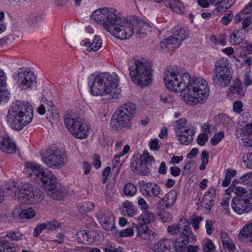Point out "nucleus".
<instances>
[{"mask_svg": "<svg viewBox=\"0 0 252 252\" xmlns=\"http://www.w3.org/2000/svg\"><path fill=\"white\" fill-rule=\"evenodd\" d=\"M0 150L7 154L15 153L16 151L15 142L7 134L0 135Z\"/></svg>", "mask_w": 252, "mask_h": 252, "instance_id": "obj_18", "label": "nucleus"}, {"mask_svg": "<svg viewBox=\"0 0 252 252\" xmlns=\"http://www.w3.org/2000/svg\"><path fill=\"white\" fill-rule=\"evenodd\" d=\"M33 111L27 101L17 100L12 103L7 115V122L13 129L20 130L32 120Z\"/></svg>", "mask_w": 252, "mask_h": 252, "instance_id": "obj_3", "label": "nucleus"}, {"mask_svg": "<svg viewBox=\"0 0 252 252\" xmlns=\"http://www.w3.org/2000/svg\"><path fill=\"white\" fill-rule=\"evenodd\" d=\"M138 235L144 240H152L156 238L157 234L151 230L146 224H141L136 227Z\"/></svg>", "mask_w": 252, "mask_h": 252, "instance_id": "obj_24", "label": "nucleus"}, {"mask_svg": "<svg viewBox=\"0 0 252 252\" xmlns=\"http://www.w3.org/2000/svg\"><path fill=\"white\" fill-rule=\"evenodd\" d=\"M119 81V76L116 73H100L95 76L93 84L91 85V93L96 96L111 94L115 97L121 92V90L117 87Z\"/></svg>", "mask_w": 252, "mask_h": 252, "instance_id": "obj_4", "label": "nucleus"}, {"mask_svg": "<svg viewBox=\"0 0 252 252\" xmlns=\"http://www.w3.org/2000/svg\"><path fill=\"white\" fill-rule=\"evenodd\" d=\"M33 186L27 182L16 183L12 182L8 184L6 190L8 193L14 199L19 201L25 200L28 201L32 200Z\"/></svg>", "mask_w": 252, "mask_h": 252, "instance_id": "obj_7", "label": "nucleus"}, {"mask_svg": "<svg viewBox=\"0 0 252 252\" xmlns=\"http://www.w3.org/2000/svg\"><path fill=\"white\" fill-rule=\"evenodd\" d=\"M224 137V132L221 131L217 133L211 139L210 142L213 146L216 145Z\"/></svg>", "mask_w": 252, "mask_h": 252, "instance_id": "obj_55", "label": "nucleus"}, {"mask_svg": "<svg viewBox=\"0 0 252 252\" xmlns=\"http://www.w3.org/2000/svg\"><path fill=\"white\" fill-rule=\"evenodd\" d=\"M214 120L218 122V124H222L227 128L232 126V122L230 118L226 115L221 114L216 116Z\"/></svg>", "mask_w": 252, "mask_h": 252, "instance_id": "obj_42", "label": "nucleus"}, {"mask_svg": "<svg viewBox=\"0 0 252 252\" xmlns=\"http://www.w3.org/2000/svg\"><path fill=\"white\" fill-rule=\"evenodd\" d=\"M196 132V129L193 127L191 128H185V130H181L178 133L179 139L182 144H189L192 140V136Z\"/></svg>", "mask_w": 252, "mask_h": 252, "instance_id": "obj_26", "label": "nucleus"}, {"mask_svg": "<svg viewBox=\"0 0 252 252\" xmlns=\"http://www.w3.org/2000/svg\"><path fill=\"white\" fill-rule=\"evenodd\" d=\"M208 135L205 133L200 134L197 137V142L200 146H203L205 145V142L208 140Z\"/></svg>", "mask_w": 252, "mask_h": 252, "instance_id": "obj_61", "label": "nucleus"}, {"mask_svg": "<svg viewBox=\"0 0 252 252\" xmlns=\"http://www.w3.org/2000/svg\"><path fill=\"white\" fill-rule=\"evenodd\" d=\"M239 237L243 240L247 238L252 242V223L245 225L239 233Z\"/></svg>", "mask_w": 252, "mask_h": 252, "instance_id": "obj_37", "label": "nucleus"}, {"mask_svg": "<svg viewBox=\"0 0 252 252\" xmlns=\"http://www.w3.org/2000/svg\"><path fill=\"white\" fill-rule=\"evenodd\" d=\"M187 124V121L185 118H181L179 120L176 121L175 125L174 126V129L176 131V133H179L181 130H185V128H189L187 126H185Z\"/></svg>", "mask_w": 252, "mask_h": 252, "instance_id": "obj_52", "label": "nucleus"}, {"mask_svg": "<svg viewBox=\"0 0 252 252\" xmlns=\"http://www.w3.org/2000/svg\"><path fill=\"white\" fill-rule=\"evenodd\" d=\"M25 172L29 178L37 183L46 170L41 168L40 166L36 163L28 162L25 165Z\"/></svg>", "mask_w": 252, "mask_h": 252, "instance_id": "obj_16", "label": "nucleus"}, {"mask_svg": "<svg viewBox=\"0 0 252 252\" xmlns=\"http://www.w3.org/2000/svg\"><path fill=\"white\" fill-rule=\"evenodd\" d=\"M46 193L54 199L61 200L66 196L67 192L64 188L55 187L47 191Z\"/></svg>", "mask_w": 252, "mask_h": 252, "instance_id": "obj_35", "label": "nucleus"}, {"mask_svg": "<svg viewBox=\"0 0 252 252\" xmlns=\"http://www.w3.org/2000/svg\"><path fill=\"white\" fill-rule=\"evenodd\" d=\"M213 81L215 86L221 88L227 86L232 78L233 70L229 60L224 58L218 60L213 71Z\"/></svg>", "mask_w": 252, "mask_h": 252, "instance_id": "obj_6", "label": "nucleus"}, {"mask_svg": "<svg viewBox=\"0 0 252 252\" xmlns=\"http://www.w3.org/2000/svg\"><path fill=\"white\" fill-rule=\"evenodd\" d=\"M243 40V33L242 30H236L233 31L230 36L229 41L232 45H238L241 43Z\"/></svg>", "mask_w": 252, "mask_h": 252, "instance_id": "obj_39", "label": "nucleus"}, {"mask_svg": "<svg viewBox=\"0 0 252 252\" xmlns=\"http://www.w3.org/2000/svg\"><path fill=\"white\" fill-rule=\"evenodd\" d=\"M0 252H16L13 245L8 240L0 241Z\"/></svg>", "mask_w": 252, "mask_h": 252, "instance_id": "obj_43", "label": "nucleus"}, {"mask_svg": "<svg viewBox=\"0 0 252 252\" xmlns=\"http://www.w3.org/2000/svg\"><path fill=\"white\" fill-rule=\"evenodd\" d=\"M35 215V211L32 208H28L27 209L22 210L19 214V217L23 220L25 219H31Z\"/></svg>", "mask_w": 252, "mask_h": 252, "instance_id": "obj_47", "label": "nucleus"}, {"mask_svg": "<svg viewBox=\"0 0 252 252\" xmlns=\"http://www.w3.org/2000/svg\"><path fill=\"white\" fill-rule=\"evenodd\" d=\"M44 224L45 226V229H47L48 231H54L61 227L60 223L56 220L48 221L46 223H44Z\"/></svg>", "mask_w": 252, "mask_h": 252, "instance_id": "obj_53", "label": "nucleus"}, {"mask_svg": "<svg viewBox=\"0 0 252 252\" xmlns=\"http://www.w3.org/2000/svg\"><path fill=\"white\" fill-rule=\"evenodd\" d=\"M82 119L78 118H73L72 116L67 115H65L64 119V122L66 127L68 129L69 132L71 131H73V129L76 125L78 124Z\"/></svg>", "mask_w": 252, "mask_h": 252, "instance_id": "obj_38", "label": "nucleus"}, {"mask_svg": "<svg viewBox=\"0 0 252 252\" xmlns=\"http://www.w3.org/2000/svg\"><path fill=\"white\" fill-rule=\"evenodd\" d=\"M6 76L4 72L0 69V103L4 104L9 99V93L5 90Z\"/></svg>", "mask_w": 252, "mask_h": 252, "instance_id": "obj_25", "label": "nucleus"}, {"mask_svg": "<svg viewBox=\"0 0 252 252\" xmlns=\"http://www.w3.org/2000/svg\"><path fill=\"white\" fill-rule=\"evenodd\" d=\"M173 244L170 239H163L158 241L154 247L155 252H167L169 251Z\"/></svg>", "mask_w": 252, "mask_h": 252, "instance_id": "obj_30", "label": "nucleus"}, {"mask_svg": "<svg viewBox=\"0 0 252 252\" xmlns=\"http://www.w3.org/2000/svg\"><path fill=\"white\" fill-rule=\"evenodd\" d=\"M159 142V140L158 138L151 139L149 143L150 149L155 151H158L160 147Z\"/></svg>", "mask_w": 252, "mask_h": 252, "instance_id": "obj_59", "label": "nucleus"}, {"mask_svg": "<svg viewBox=\"0 0 252 252\" xmlns=\"http://www.w3.org/2000/svg\"><path fill=\"white\" fill-rule=\"evenodd\" d=\"M136 110V106L135 104L129 102L122 105L117 111L123 113V114H125V115H126V116H128L133 119L135 114Z\"/></svg>", "mask_w": 252, "mask_h": 252, "instance_id": "obj_33", "label": "nucleus"}, {"mask_svg": "<svg viewBox=\"0 0 252 252\" xmlns=\"http://www.w3.org/2000/svg\"><path fill=\"white\" fill-rule=\"evenodd\" d=\"M17 84L22 87V89L34 86L36 84V76L30 68L21 67L15 73Z\"/></svg>", "mask_w": 252, "mask_h": 252, "instance_id": "obj_9", "label": "nucleus"}, {"mask_svg": "<svg viewBox=\"0 0 252 252\" xmlns=\"http://www.w3.org/2000/svg\"><path fill=\"white\" fill-rule=\"evenodd\" d=\"M243 162L245 166L250 169L252 168V153L244 155L243 157Z\"/></svg>", "mask_w": 252, "mask_h": 252, "instance_id": "obj_56", "label": "nucleus"}, {"mask_svg": "<svg viewBox=\"0 0 252 252\" xmlns=\"http://www.w3.org/2000/svg\"><path fill=\"white\" fill-rule=\"evenodd\" d=\"M97 218L103 229L107 231H112L115 228L114 216L109 211L98 212Z\"/></svg>", "mask_w": 252, "mask_h": 252, "instance_id": "obj_12", "label": "nucleus"}, {"mask_svg": "<svg viewBox=\"0 0 252 252\" xmlns=\"http://www.w3.org/2000/svg\"><path fill=\"white\" fill-rule=\"evenodd\" d=\"M119 210L122 215L130 217H132L137 214L136 208L131 202L127 200L122 203Z\"/></svg>", "mask_w": 252, "mask_h": 252, "instance_id": "obj_31", "label": "nucleus"}, {"mask_svg": "<svg viewBox=\"0 0 252 252\" xmlns=\"http://www.w3.org/2000/svg\"><path fill=\"white\" fill-rule=\"evenodd\" d=\"M246 92V89L243 87L242 83L237 82L229 87L228 95L231 97L239 98L244 96Z\"/></svg>", "mask_w": 252, "mask_h": 252, "instance_id": "obj_28", "label": "nucleus"}, {"mask_svg": "<svg viewBox=\"0 0 252 252\" xmlns=\"http://www.w3.org/2000/svg\"><path fill=\"white\" fill-rule=\"evenodd\" d=\"M231 206L233 210L239 214L246 213L252 210V193L251 196H243V198L232 199Z\"/></svg>", "mask_w": 252, "mask_h": 252, "instance_id": "obj_11", "label": "nucleus"}, {"mask_svg": "<svg viewBox=\"0 0 252 252\" xmlns=\"http://www.w3.org/2000/svg\"><path fill=\"white\" fill-rule=\"evenodd\" d=\"M216 198V190L214 188H210L204 194L201 202V206L208 211L214 204Z\"/></svg>", "mask_w": 252, "mask_h": 252, "instance_id": "obj_22", "label": "nucleus"}, {"mask_svg": "<svg viewBox=\"0 0 252 252\" xmlns=\"http://www.w3.org/2000/svg\"><path fill=\"white\" fill-rule=\"evenodd\" d=\"M215 249V245L210 240H207L205 243L203 250L204 252H211Z\"/></svg>", "mask_w": 252, "mask_h": 252, "instance_id": "obj_60", "label": "nucleus"}, {"mask_svg": "<svg viewBox=\"0 0 252 252\" xmlns=\"http://www.w3.org/2000/svg\"><path fill=\"white\" fill-rule=\"evenodd\" d=\"M236 175V171L235 170L228 169L226 170L225 173V177L223 180L222 185L223 187H227L231 180L232 178Z\"/></svg>", "mask_w": 252, "mask_h": 252, "instance_id": "obj_45", "label": "nucleus"}, {"mask_svg": "<svg viewBox=\"0 0 252 252\" xmlns=\"http://www.w3.org/2000/svg\"><path fill=\"white\" fill-rule=\"evenodd\" d=\"M211 5H215L217 7L215 10L217 12H223L226 11L231 6L234 1L232 0H208Z\"/></svg>", "mask_w": 252, "mask_h": 252, "instance_id": "obj_27", "label": "nucleus"}, {"mask_svg": "<svg viewBox=\"0 0 252 252\" xmlns=\"http://www.w3.org/2000/svg\"><path fill=\"white\" fill-rule=\"evenodd\" d=\"M136 191V188L133 184L127 183L124 186V192L126 196H133Z\"/></svg>", "mask_w": 252, "mask_h": 252, "instance_id": "obj_49", "label": "nucleus"}, {"mask_svg": "<svg viewBox=\"0 0 252 252\" xmlns=\"http://www.w3.org/2000/svg\"><path fill=\"white\" fill-rule=\"evenodd\" d=\"M139 219L144 222V224L146 223H151L155 220V218L154 214L148 210L144 211L140 216Z\"/></svg>", "mask_w": 252, "mask_h": 252, "instance_id": "obj_46", "label": "nucleus"}, {"mask_svg": "<svg viewBox=\"0 0 252 252\" xmlns=\"http://www.w3.org/2000/svg\"><path fill=\"white\" fill-rule=\"evenodd\" d=\"M202 220L203 218L201 216H197L191 219L190 223L194 230H196L199 228V223Z\"/></svg>", "mask_w": 252, "mask_h": 252, "instance_id": "obj_64", "label": "nucleus"}, {"mask_svg": "<svg viewBox=\"0 0 252 252\" xmlns=\"http://www.w3.org/2000/svg\"><path fill=\"white\" fill-rule=\"evenodd\" d=\"M167 231L172 235L186 234L191 232L189 221L185 219H181L177 224H173L167 227Z\"/></svg>", "mask_w": 252, "mask_h": 252, "instance_id": "obj_13", "label": "nucleus"}, {"mask_svg": "<svg viewBox=\"0 0 252 252\" xmlns=\"http://www.w3.org/2000/svg\"><path fill=\"white\" fill-rule=\"evenodd\" d=\"M163 80L169 90L183 93V99L189 105L203 103L208 97L210 89L204 79L190 78L189 73H182L176 67L166 68L164 72Z\"/></svg>", "mask_w": 252, "mask_h": 252, "instance_id": "obj_2", "label": "nucleus"}, {"mask_svg": "<svg viewBox=\"0 0 252 252\" xmlns=\"http://www.w3.org/2000/svg\"><path fill=\"white\" fill-rule=\"evenodd\" d=\"M226 193L232 195L233 198H243V196H249L251 195L248 192L247 190L243 187L237 186L232 184L226 190Z\"/></svg>", "mask_w": 252, "mask_h": 252, "instance_id": "obj_23", "label": "nucleus"}, {"mask_svg": "<svg viewBox=\"0 0 252 252\" xmlns=\"http://www.w3.org/2000/svg\"><path fill=\"white\" fill-rule=\"evenodd\" d=\"M47 118L49 121H58L59 118V115L56 107H52L51 109L47 110Z\"/></svg>", "mask_w": 252, "mask_h": 252, "instance_id": "obj_51", "label": "nucleus"}, {"mask_svg": "<svg viewBox=\"0 0 252 252\" xmlns=\"http://www.w3.org/2000/svg\"><path fill=\"white\" fill-rule=\"evenodd\" d=\"M192 232L179 236L174 243V250L176 252H185L189 239L192 236Z\"/></svg>", "mask_w": 252, "mask_h": 252, "instance_id": "obj_19", "label": "nucleus"}, {"mask_svg": "<svg viewBox=\"0 0 252 252\" xmlns=\"http://www.w3.org/2000/svg\"><path fill=\"white\" fill-rule=\"evenodd\" d=\"M94 207V204L90 202L83 203L79 207V211L81 213L91 211Z\"/></svg>", "mask_w": 252, "mask_h": 252, "instance_id": "obj_54", "label": "nucleus"}, {"mask_svg": "<svg viewBox=\"0 0 252 252\" xmlns=\"http://www.w3.org/2000/svg\"><path fill=\"white\" fill-rule=\"evenodd\" d=\"M37 184L40 185L46 192L56 187V178L51 171L46 169L37 182Z\"/></svg>", "mask_w": 252, "mask_h": 252, "instance_id": "obj_15", "label": "nucleus"}, {"mask_svg": "<svg viewBox=\"0 0 252 252\" xmlns=\"http://www.w3.org/2000/svg\"><path fill=\"white\" fill-rule=\"evenodd\" d=\"M177 192L174 189L171 190L168 192L161 199L159 202L160 203H165L164 208L167 209L172 206L175 202L177 196Z\"/></svg>", "mask_w": 252, "mask_h": 252, "instance_id": "obj_32", "label": "nucleus"}, {"mask_svg": "<svg viewBox=\"0 0 252 252\" xmlns=\"http://www.w3.org/2000/svg\"><path fill=\"white\" fill-rule=\"evenodd\" d=\"M252 13V0L246 6L245 8L237 14L234 18L236 23L240 22L245 18V15H250Z\"/></svg>", "mask_w": 252, "mask_h": 252, "instance_id": "obj_40", "label": "nucleus"}, {"mask_svg": "<svg viewBox=\"0 0 252 252\" xmlns=\"http://www.w3.org/2000/svg\"><path fill=\"white\" fill-rule=\"evenodd\" d=\"M119 236L120 237H127L132 236L134 234V230L132 228H127L118 232Z\"/></svg>", "mask_w": 252, "mask_h": 252, "instance_id": "obj_57", "label": "nucleus"}, {"mask_svg": "<svg viewBox=\"0 0 252 252\" xmlns=\"http://www.w3.org/2000/svg\"><path fill=\"white\" fill-rule=\"evenodd\" d=\"M33 195L32 200H30V203H34L36 201H40L44 198V193L42 191L37 188H34L33 189Z\"/></svg>", "mask_w": 252, "mask_h": 252, "instance_id": "obj_50", "label": "nucleus"}, {"mask_svg": "<svg viewBox=\"0 0 252 252\" xmlns=\"http://www.w3.org/2000/svg\"><path fill=\"white\" fill-rule=\"evenodd\" d=\"M220 235L224 247L229 250H232L234 248V245L232 243V240L229 237L227 233L221 231L220 232Z\"/></svg>", "mask_w": 252, "mask_h": 252, "instance_id": "obj_44", "label": "nucleus"}, {"mask_svg": "<svg viewBox=\"0 0 252 252\" xmlns=\"http://www.w3.org/2000/svg\"><path fill=\"white\" fill-rule=\"evenodd\" d=\"M240 182L247 187H252V172L245 174L240 178ZM252 193V189H250Z\"/></svg>", "mask_w": 252, "mask_h": 252, "instance_id": "obj_48", "label": "nucleus"}, {"mask_svg": "<svg viewBox=\"0 0 252 252\" xmlns=\"http://www.w3.org/2000/svg\"><path fill=\"white\" fill-rule=\"evenodd\" d=\"M44 17V15L41 13H32L28 16L27 21L30 25L37 27L41 23Z\"/></svg>", "mask_w": 252, "mask_h": 252, "instance_id": "obj_36", "label": "nucleus"}, {"mask_svg": "<svg viewBox=\"0 0 252 252\" xmlns=\"http://www.w3.org/2000/svg\"><path fill=\"white\" fill-rule=\"evenodd\" d=\"M233 17V14L232 11H229V13L225 14L224 16L221 18L222 23L224 25H228L231 21Z\"/></svg>", "mask_w": 252, "mask_h": 252, "instance_id": "obj_63", "label": "nucleus"}, {"mask_svg": "<svg viewBox=\"0 0 252 252\" xmlns=\"http://www.w3.org/2000/svg\"><path fill=\"white\" fill-rule=\"evenodd\" d=\"M175 45L178 47L181 45V41L178 38H177L173 34L165 39L164 40L160 42V46L161 48L168 47L169 45Z\"/></svg>", "mask_w": 252, "mask_h": 252, "instance_id": "obj_41", "label": "nucleus"}, {"mask_svg": "<svg viewBox=\"0 0 252 252\" xmlns=\"http://www.w3.org/2000/svg\"><path fill=\"white\" fill-rule=\"evenodd\" d=\"M141 191L145 196L158 197L161 193V188L157 184L152 182L143 184Z\"/></svg>", "mask_w": 252, "mask_h": 252, "instance_id": "obj_17", "label": "nucleus"}, {"mask_svg": "<svg viewBox=\"0 0 252 252\" xmlns=\"http://www.w3.org/2000/svg\"><path fill=\"white\" fill-rule=\"evenodd\" d=\"M78 125H76L73 130L70 133L76 138L83 139L86 138L88 136L89 127L87 125L81 120Z\"/></svg>", "mask_w": 252, "mask_h": 252, "instance_id": "obj_20", "label": "nucleus"}, {"mask_svg": "<svg viewBox=\"0 0 252 252\" xmlns=\"http://www.w3.org/2000/svg\"><path fill=\"white\" fill-rule=\"evenodd\" d=\"M43 161L48 167L59 169L67 162V158L65 154L59 149H49L41 155Z\"/></svg>", "mask_w": 252, "mask_h": 252, "instance_id": "obj_8", "label": "nucleus"}, {"mask_svg": "<svg viewBox=\"0 0 252 252\" xmlns=\"http://www.w3.org/2000/svg\"><path fill=\"white\" fill-rule=\"evenodd\" d=\"M129 74L132 81L142 87L152 82V69L150 64L144 59L137 60L134 58L128 67Z\"/></svg>", "mask_w": 252, "mask_h": 252, "instance_id": "obj_5", "label": "nucleus"}, {"mask_svg": "<svg viewBox=\"0 0 252 252\" xmlns=\"http://www.w3.org/2000/svg\"><path fill=\"white\" fill-rule=\"evenodd\" d=\"M81 45L88 52H95L102 46V41L100 36H95L92 42L85 39L81 41Z\"/></svg>", "mask_w": 252, "mask_h": 252, "instance_id": "obj_21", "label": "nucleus"}, {"mask_svg": "<svg viewBox=\"0 0 252 252\" xmlns=\"http://www.w3.org/2000/svg\"><path fill=\"white\" fill-rule=\"evenodd\" d=\"M164 5L172 11L178 14L183 12L184 7L182 2L178 0H162Z\"/></svg>", "mask_w": 252, "mask_h": 252, "instance_id": "obj_29", "label": "nucleus"}, {"mask_svg": "<svg viewBox=\"0 0 252 252\" xmlns=\"http://www.w3.org/2000/svg\"><path fill=\"white\" fill-rule=\"evenodd\" d=\"M171 32L181 42L189 37V32L185 27H182L179 26L175 27L172 28Z\"/></svg>", "mask_w": 252, "mask_h": 252, "instance_id": "obj_34", "label": "nucleus"}, {"mask_svg": "<svg viewBox=\"0 0 252 252\" xmlns=\"http://www.w3.org/2000/svg\"><path fill=\"white\" fill-rule=\"evenodd\" d=\"M160 98L161 100L165 103L172 104L174 101L173 97L171 95L167 94H161Z\"/></svg>", "mask_w": 252, "mask_h": 252, "instance_id": "obj_62", "label": "nucleus"}, {"mask_svg": "<svg viewBox=\"0 0 252 252\" xmlns=\"http://www.w3.org/2000/svg\"><path fill=\"white\" fill-rule=\"evenodd\" d=\"M91 18L102 25L107 31L117 38L126 39L134 33L145 38L151 32L149 23L136 17L125 19L116 14L112 9L103 7L94 11Z\"/></svg>", "mask_w": 252, "mask_h": 252, "instance_id": "obj_1", "label": "nucleus"}, {"mask_svg": "<svg viewBox=\"0 0 252 252\" xmlns=\"http://www.w3.org/2000/svg\"><path fill=\"white\" fill-rule=\"evenodd\" d=\"M6 236L12 240L18 241L21 239L22 234L19 231L9 232L6 233Z\"/></svg>", "mask_w": 252, "mask_h": 252, "instance_id": "obj_58", "label": "nucleus"}, {"mask_svg": "<svg viewBox=\"0 0 252 252\" xmlns=\"http://www.w3.org/2000/svg\"><path fill=\"white\" fill-rule=\"evenodd\" d=\"M132 119L126 115L116 110L111 118L110 126L112 129L118 131L131 129Z\"/></svg>", "mask_w": 252, "mask_h": 252, "instance_id": "obj_10", "label": "nucleus"}, {"mask_svg": "<svg viewBox=\"0 0 252 252\" xmlns=\"http://www.w3.org/2000/svg\"><path fill=\"white\" fill-rule=\"evenodd\" d=\"M130 167L131 170L138 175H148L150 173V168L149 164H146L144 157L132 159Z\"/></svg>", "mask_w": 252, "mask_h": 252, "instance_id": "obj_14", "label": "nucleus"}]
</instances>
